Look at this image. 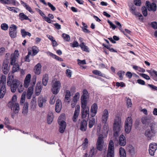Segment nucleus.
I'll list each match as a JSON object with an SVG mask.
<instances>
[{"mask_svg": "<svg viewBox=\"0 0 157 157\" xmlns=\"http://www.w3.org/2000/svg\"><path fill=\"white\" fill-rule=\"evenodd\" d=\"M7 85L10 86L11 91L14 93L17 89L19 93H22L24 90V87L22 83L17 79H14L13 80L11 78H8L7 82Z\"/></svg>", "mask_w": 157, "mask_h": 157, "instance_id": "nucleus-1", "label": "nucleus"}, {"mask_svg": "<svg viewBox=\"0 0 157 157\" xmlns=\"http://www.w3.org/2000/svg\"><path fill=\"white\" fill-rule=\"evenodd\" d=\"M121 128V120L118 118L115 119L113 125V129L114 132L113 136L116 138L118 136Z\"/></svg>", "mask_w": 157, "mask_h": 157, "instance_id": "nucleus-2", "label": "nucleus"}, {"mask_svg": "<svg viewBox=\"0 0 157 157\" xmlns=\"http://www.w3.org/2000/svg\"><path fill=\"white\" fill-rule=\"evenodd\" d=\"M132 120L131 117H128L125 121L124 123L125 131L127 134L129 133L132 126Z\"/></svg>", "mask_w": 157, "mask_h": 157, "instance_id": "nucleus-3", "label": "nucleus"}, {"mask_svg": "<svg viewBox=\"0 0 157 157\" xmlns=\"http://www.w3.org/2000/svg\"><path fill=\"white\" fill-rule=\"evenodd\" d=\"M82 109L81 113L82 119H88L89 116V108L87 105H81Z\"/></svg>", "mask_w": 157, "mask_h": 157, "instance_id": "nucleus-4", "label": "nucleus"}, {"mask_svg": "<svg viewBox=\"0 0 157 157\" xmlns=\"http://www.w3.org/2000/svg\"><path fill=\"white\" fill-rule=\"evenodd\" d=\"M108 157H114V147L113 140H111L109 143L107 152Z\"/></svg>", "mask_w": 157, "mask_h": 157, "instance_id": "nucleus-5", "label": "nucleus"}, {"mask_svg": "<svg viewBox=\"0 0 157 157\" xmlns=\"http://www.w3.org/2000/svg\"><path fill=\"white\" fill-rule=\"evenodd\" d=\"M61 87V83L59 81H56L52 85V91L53 94H57L59 92Z\"/></svg>", "mask_w": 157, "mask_h": 157, "instance_id": "nucleus-6", "label": "nucleus"}, {"mask_svg": "<svg viewBox=\"0 0 157 157\" xmlns=\"http://www.w3.org/2000/svg\"><path fill=\"white\" fill-rule=\"evenodd\" d=\"M17 27L14 25H12L9 29V33L12 38H15L17 34Z\"/></svg>", "mask_w": 157, "mask_h": 157, "instance_id": "nucleus-7", "label": "nucleus"}, {"mask_svg": "<svg viewBox=\"0 0 157 157\" xmlns=\"http://www.w3.org/2000/svg\"><path fill=\"white\" fill-rule=\"evenodd\" d=\"M89 97L88 93L86 89H84L82 91V95L81 97V105L87 104V99Z\"/></svg>", "mask_w": 157, "mask_h": 157, "instance_id": "nucleus-8", "label": "nucleus"}, {"mask_svg": "<svg viewBox=\"0 0 157 157\" xmlns=\"http://www.w3.org/2000/svg\"><path fill=\"white\" fill-rule=\"evenodd\" d=\"M61 116L59 117V120H58V123L59 125V131L60 133H63L65 130L66 126V122L63 120H61Z\"/></svg>", "mask_w": 157, "mask_h": 157, "instance_id": "nucleus-9", "label": "nucleus"}, {"mask_svg": "<svg viewBox=\"0 0 157 157\" xmlns=\"http://www.w3.org/2000/svg\"><path fill=\"white\" fill-rule=\"evenodd\" d=\"M104 145L103 137L100 136L98 138L97 143V149L100 151L102 150Z\"/></svg>", "mask_w": 157, "mask_h": 157, "instance_id": "nucleus-10", "label": "nucleus"}, {"mask_svg": "<svg viewBox=\"0 0 157 157\" xmlns=\"http://www.w3.org/2000/svg\"><path fill=\"white\" fill-rule=\"evenodd\" d=\"M157 149V144L155 143H151L149 145V151L150 155L153 156Z\"/></svg>", "mask_w": 157, "mask_h": 157, "instance_id": "nucleus-11", "label": "nucleus"}, {"mask_svg": "<svg viewBox=\"0 0 157 157\" xmlns=\"http://www.w3.org/2000/svg\"><path fill=\"white\" fill-rule=\"evenodd\" d=\"M146 5L148 8V10L150 11H155L156 10V5L154 3H152L151 4L148 1H147L146 3Z\"/></svg>", "mask_w": 157, "mask_h": 157, "instance_id": "nucleus-12", "label": "nucleus"}, {"mask_svg": "<svg viewBox=\"0 0 157 157\" xmlns=\"http://www.w3.org/2000/svg\"><path fill=\"white\" fill-rule=\"evenodd\" d=\"M118 144L121 146H124L126 144V141L125 137L123 135L121 134L119 137V140H117Z\"/></svg>", "mask_w": 157, "mask_h": 157, "instance_id": "nucleus-13", "label": "nucleus"}, {"mask_svg": "<svg viewBox=\"0 0 157 157\" xmlns=\"http://www.w3.org/2000/svg\"><path fill=\"white\" fill-rule=\"evenodd\" d=\"M8 63L6 61H3L2 69L3 73L5 75L8 74L10 69L9 67L8 66Z\"/></svg>", "mask_w": 157, "mask_h": 157, "instance_id": "nucleus-14", "label": "nucleus"}, {"mask_svg": "<svg viewBox=\"0 0 157 157\" xmlns=\"http://www.w3.org/2000/svg\"><path fill=\"white\" fill-rule=\"evenodd\" d=\"M98 109V107L97 104L94 103L91 107L90 110L92 117H94L96 115Z\"/></svg>", "mask_w": 157, "mask_h": 157, "instance_id": "nucleus-15", "label": "nucleus"}, {"mask_svg": "<svg viewBox=\"0 0 157 157\" xmlns=\"http://www.w3.org/2000/svg\"><path fill=\"white\" fill-rule=\"evenodd\" d=\"M87 121L84 119L82 120L80 124V130L82 132H85L87 129Z\"/></svg>", "mask_w": 157, "mask_h": 157, "instance_id": "nucleus-16", "label": "nucleus"}, {"mask_svg": "<svg viewBox=\"0 0 157 157\" xmlns=\"http://www.w3.org/2000/svg\"><path fill=\"white\" fill-rule=\"evenodd\" d=\"M62 107V102L61 100L58 99L56 101V104L55 109L57 113L60 112Z\"/></svg>", "mask_w": 157, "mask_h": 157, "instance_id": "nucleus-17", "label": "nucleus"}, {"mask_svg": "<svg viewBox=\"0 0 157 157\" xmlns=\"http://www.w3.org/2000/svg\"><path fill=\"white\" fill-rule=\"evenodd\" d=\"M109 116V112L108 110L105 109L103 112L102 117V122H107Z\"/></svg>", "mask_w": 157, "mask_h": 157, "instance_id": "nucleus-18", "label": "nucleus"}, {"mask_svg": "<svg viewBox=\"0 0 157 157\" xmlns=\"http://www.w3.org/2000/svg\"><path fill=\"white\" fill-rule=\"evenodd\" d=\"M6 85H2L1 86L0 89V98H3L6 93Z\"/></svg>", "mask_w": 157, "mask_h": 157, "instance_id": "nucleus-19", "label": "nucleus"}, {"mask_svg": "<svg viewBox=\"0 0 157 157\" xmlns=\"http://www.w3.org/2000/svg\"><path fill=\"white\" fill-rule=\"evenodd\" d=\"M155 133L153 132L150 129H147L145 132V135L147 138H149L151 139L154 136Z\"/></svg>", "mask_w": 157, "mask_h": 157, "instance_id": "nucleus-20", "label": "nucleus"}, {"mask_svg": "<svg viewBox=\"0 0 157 157\" xmlns=\"http://www.w3.org/2000/svg\"><path fill=\"white\" fill-rule=\"evenodd\" d=\"M41 67V65L40 63H38L35 66L34 70L36 74L38 75L40 73Z\"/></svg>", "mask_w": 157, "mask_h": 157, "instance_id": "nucleus-21", "label": "nucleus"}, {"mask_svg": "<svg viewBox=\"0 0 157 157\" xmlns=\"http://www.w3.org/2000/svg\"><path fill=\"white\" fill-rule=\"evenodd\" d=\"M46 101V100L43 97H40L38 99V105L39 107H42L45 104Z\"/></svg>", "mask_w": 157, "mask_h": 157, "instance_id": "nucleus-22", "label": "nucleus"}, {"mask_svg": "<svg viewBox=\"0 0 157 157\" xmlns=\"http://www.w3.org/2000/svg\"><path fill=\"white\" fill-rule=\"evenodd\" d=\"M28 105L27 102H25L24 104L22 113L24 115H26L27 114L28 111Z\"/></svg>", "mask_w": 157, "mask_h": 157, "instance_id": "nucleus-23", "label": "nucleus"}, {"mask_svg": "<svg viewBox=\"0 0 157 157\" xmlns=\"http://www.w3.org/2000/svg\"><path fill=\"white\" fill-rule=\"evenodd\" d=\"M141 121L144 124L148 125L151 122V119L148 117H145L141 119Z\"/></svg>", "mask_w": 157, "mask_h": 157, "instance_id": "nucleus-24", "label": "nucleus"}, {"mask_svg": "<svg viewBox=\"0 0 157 157\" xmlns=\"http://www.w3.org/2000/svg\"><path fill=\"white\" fill-rule=\"evenodd\" d=\"M13 110L14 114H17L18 113L20 110V106L19 103H15Z\"/></svg>", "mask_w": 157, "mask_h": 157, "instance_id": "nucleus-25", "label": "nucleus"}, {"mask_svg": "<svg viewBox=\"0 0 157 157\" xmlns=\"http://www.w3.org/2000/svg\"><path fill=\"white\" fill-rule=\"evenodd\" d=\"M48 54L50 56L52 57L53 58L56 59L58 61H63V59L62 58L59 57L52 53H51L50 52H48Z\"/></svg>", "mask_w": 157, "mask_h": 157, "instance_id": "nucleus-26", "label": "nucleus"}, {"mask_svg": "<svg viewBox=\"0 0 157 157\" xmlns=\"http://www.w3.org/2000/svg\"><path fill=\"white\" fill-rule=\"evenodd\" d=\"M119 153L120 157H126V154L125 149L122 147L119 149Z\"/></svg>", "mask_w": 157, "mask_h": 157, "instance_id": "nucleus-27", "label": "nucleus"}, {"mask_svg": "<svg viewBox=\"0 0 157 157\" xmlns=\"http://www.w3.org/2000/svg\"><path fill=\"white\" fill-rule=\"evenodd\" d=\"M21 33L22 36L23 38H25L27 35L28 36H31V34L30 33L26 32L24 29L21 30Z\"/></svg>", "mask_w": 157, "mask_h": 157, "instance_id": "nucleus-28", "label": "nucleus"}, {"mask_svg": "<svg viewBox=\"0 0 157 157\" xmlns=\"http://www.w3.org/2000/svg\"><path fill=\"white\" fill-rule=\"evenodd\" d=\"M48 80V75L45 74L44 75L43 78L42 83L44 86H45L47 85Z\"/></svg>", "mask_w": 157, "mask_h": 157, "instance_id": "nucleus-29", "label": "nucleus"}, {"mask_svg": "<svg viewBox=\"0 0 157 157\" xmlns=\"http://www.w3.org/2000/svg\"><path fill=\"white\" fill-rule=\"evenodd\" d=\"M97 149L94 147H91L89 152L88 157H92L97 153Z\"/></svg>", "mask_w": 157, "mask_h": 157, "instance_id": "nucleus-30", "label": "nucleus"}, {"mask_svg": "<svg viewBox=\"0 0 157 157\" xmlns=\"http://www.w3.org/2000/svg\"><path fill=\"white\" fill-rule=\"evenodd\" d=\"M19 19L21 21L24 20H27L28 19V17L25 14L23 13L22 12L19 14Z\"/></svg>", "mask_w": 157, "mask_h": 157, "instance_id": "nucleus-31", "label": "nucleus"}, {"mask_svg": "<svg viewBox=\"0 0 157 157\" xmlns=\"http://www.w3.org/2000/svg\"><path fill=\"white\" fill-rule=\"evenodd\" d=\"M53 114L50 113L48 114L47 117V123L48 124H50L53 121Z\"/></svg>", "mask_w": 157, "mask_h": 157, "instance_id": "nucleus-32", "label": "nucleus"}, {"mask_svg": "<svg viewBox=\"0 0 157 157\" xmlns=\"http://www.w3.org/2000/svg\"><path fill=\"white\" fill-rule=\"evenodd\" d=\"M81 48L84 51L87 52H89V48L87 46L84 45V43L82 42L79 45Z\"/></svg>", "mask_w": 157, "mask_h": 157, "instance_id": "nucleus-33", "label": "nucleus"}, {"mask_svg": "<svg viewBox=\"0 0 157 157\" xmlns=\"http://www.w3.org/2000/svg\"><path fill=\"white\" fill-rule=\"evenodd\" d=\"M95 119L94 118H92L90 119L89 121V128H92L94 124Z\"/></svg>", "mask_w": 157, "mask_h": 157, "instance_id": "nucleus-34", "label": "nucleus"}, {"mask_svg": "<svg viewBox=\"0 0 157 157\" xmlns=\"http://www.w3.org/2000/svg\"><path fill=\"white\" fill-rule=\"evenodd\" d=\"M13 67L12 72L14 73L17 72L19 70V66L18 64H14Z\"/></svg>", "mask_w": 157, "mask_h": 157, "instance_id": "nucleus-35", "label": "nucleus"}, {"mask_svg": "<svg viewBox=\"0 0 157 157\" xmlns=\"http://www.w3.org/2000/svg\"><path fill=\"white\" fill-rule=\"evenodd\" d=\"M16 59L17 58L15 57L14 56H13V54L11 55L10 62V64L11 65H13L15 64H17V63H16Z\"/></svg>", "mask_w": 157, "mask_h": 157, "instance_id": "nucleus-36", "label": "nucleus"}, {"mask_svg": "<svg viewBox=\"0 0 157 157\" xmlns=\"http://www.w3.org/2000/svg\"><path fill=\"white\" fill-rule=\"evenodd\" d=\"M102 123L104 124L103 129L105 131V132L108 133L109 129V127L108 126V124L107 122H102Z\"/></svg>", "mask_w": 157, "mask_h": 157, "instance_id": "nucleus-37", "label": "nucleus"}, {"mask_svg": "<svg viewBox=\"0 0 157 157\" xmlns=\"http://www.w3.org/2000/svg\"><path fill=\"white\" fill-rule=\"evenodd\" d=\"M62 37L64 40L66 41H69L70 39L69 35L67 34L63 33L62 34Z\"/></svg>", "mask_w": 157, "mask_h": 157, "instance_id": "nucleus-38", "label": "nucleus"}, {"mask_svg": "<svg viewBox=\"0 0 157 157\" xmlns=\"http://www.w3.org/2000/svg\"><path fill=\"white\" fill-rule=\"evenodd\" d=\"M125 72L123 71H120L117 73V75L120 78V79L122 80L123 79V76Z\"/></svg>", "mask_w": 157, "mask_h": 157, "instance_id": "nucleus-39", "label": "nucleus"}, {"mask_svg": "<svg viewBox=\"0 0 157 157\" xmlns=\"http://www.w3.org/2000/svg\"><path fill=\"white\" fill-rule=\"evenodd\" d=\"M7 9L10 11H12L14 13H17L19 10V9L17 8H15L14 7H10L6 6Z\"/></svg>", "mask_w": 157, "mask_h": 157, "instance_id": "nucleus-40", "label": "nucleus"}, {"mask_svg": "<svg viewBox=\"0 0 157 157\" xmlns=\"http://www.w3.org/2000/svg\"><path fill=\"white\" fill-rule=\"evenodd\" d=\"M142 13L144 17H146L147 15V8L145 6H143L142 8Z\"/></svg>", "mask_w": 157, "mask_h": 157, "instance_id": "nucleus-41", "label": "nucleus"}, {"mask_svg": "<svg viewBox=\"0 0 157 157\" xmlns=\"http://www.w3.org/2000/svg\"><path fill=\"white\" fill-rule=\"evenodd\" d=\"M92 73L95 75H98L100 76L103 77V74H102L101 71L97 70H94L92 71Z\"/></svg>", "mask_w": 157, "mask_h": 157, "instance_id": "nucleus-42", "label": "nucleus"}, {"mask_svg": "<svg viewBox=\"0 0 157 157\" xmlns=\"http://www.w3.org/2000/svg\"><path fill=\"white\" fill-rule=\"evenodd\" d=\"M71 97V93L70 91L67 90L66 91V95L65 96V99L67 100H68Z\"/></svg>", "mask_w": 157, "mask_h": 157, "instance_id": "nucleus-43", "label": "nucleus"}, {"mask_svg": "<svg viewBox=\"0 0 157 157\" xmlns=\"http://www.w3.org/2000/svg\"><path fill=\"white\" fill-rule=\"evenodd\" d=\"M80 97L79 93L77 92L75 94L73 98V101L75 102H77Z\"/></svg>", "mask_w": 157, "mask_h": 157, "instance_id": "nucleus-44", "label": "nucleus"}, {"mask_svg": "<svg viewBox=\"0 0 157 157\" xmlns=\"http://www.w3.org/2000/svg\"><path fill=\"white\" fill-rule=\"evenodd\" d=\"M6 76L5 75H2V76H1V79L2 82V85H6Z\"/></svg>", "mask_w": 157, "mask_h": 157, "instance_id": "nucleus-45", "label": "nucleus"}, {"mask_svg": "<svg viewBox=\"0 0 157 157\" xmlns=\"http://www.w3.org/2000/svg\"><path fill=\"white\" fill-rule=\"evenodd\" d=\"M79 114V113L74 112L73 117L72 118L73 121L74 122H76L77 121V118L78 117Z\"/></svg>", "mask_w": 157, "mask_h": 157, "instance_id": "nucleus-46", "label": "nucleus"}, {"mask_svg": "<svg viewBox=\"0 0 157 157\" xmlns=\"http://www.w3.org/2000/svg\"><path fill=\"white\" fill-rule=\"evenodd\" d=\"M9 124V121L8 118L6 117L5 119V124L6 126V127L9 129H11V126L8 125Z\"/></svg>", "mask_w": 157, "mask_h": 157, "instance_id": "nucleus-47", "label": "nucleus"}, {"mask_svg": "<svg viewBox=\"0 0 157 157\" xmlns=\"http://www.w3.org/2000/svg\"><path fill=\"white\" fill-rule=\"evenodd\" d=\"M70 45L71 47L75 48L78 47L79 44L77 41L74 40L72 43L70 44Z\"/></svg>", "mask_w": 157, "mask_h": 157, "instance_id": "nucleus-48", "label": "nucleus"}, {"mask_svg": "<svg viewBox=\"0 0 157 157\" xmlns=\"http://www.w3.org/2000/svg\"><path fill=\"white\" fill-rule=\"evenodd\" d=\"M116 86L118 87L120 86L122 87H125L126 86L125 84L122 82H116Z\"/></svg>", "mask_w": 157, "mask_h": 157, "instance_id": "nucleus-49", "label": "nucleus"}, {"mask_svg": "<svg viewBox=\"0 0 157 157\" xmlns=\"http://www.w3.org/2000/svg\"><path fill=\"white\" fill-rule=\"evenodd\" d=\"M155 124L154 123H152L150 124L149 127L150 128L151 130L152 131V132L154 133H156V131L154 129L155 128Z\"/></svg>", "mask_w": 157, "mask_h": 157, "instance_id": "nucleus-50", "label": "nucleus"}, {"mask_svg": "<svg viewBox=\"0 0 157 157\" xmlns=\"http://www.w3.org/2000/svg\"><path fill=\"white\" fill-rule=\"evenodd\" d=\"M1 28L4 30H6L8 28V26L6 23H3L1 25Z\"/></svg>", "mask_w": 157, "mask_h": 157, "instance_id": "nucleus-51", "label": "nucleus"}, {"mask_svg": "<svg viewBox=\"0 0 157 157\" xmlns=\"http://www.w3.org/2000/svg\"><path fill=\"white\" fill-rule=\"evenodd\" d=\"M107 22L109 24L110 26V28H112L114 30L117 27L115 25L113 24L112 22L110 21L109 20H108L107 21Z\"/></svg>", "mask_w": 157, "mask_h": 157, "instance_id": "nucleus-52", "label": "nucleus"}, {"mask_svg": "<svg viewBox=\"0 0 157 157\" xmlns=\"http://www.w3.org/2000/svg\"><path fill=\"white\" fill-rule=\"evenodd\" d=\"M147 71L151 75H153V74H155L157 77V71H155L154 70H153L152 71L148 70Z\"/></svg>", "mask_w": 157, "mask_h": 157, "instance_id": "nucleus-53", "label": "nucleus"}, {"mask_svg": "<svg viewBox=\"0 0 157 157\" xmlns=\"http://www.w3.org/2000/svg\"><path fill=\"white\" fill-rule=\"evenodd\" d=\"M124 34L127 37H128V34H130L131 33L130 30L127 29H125L124 31L123 32Z\"/></svg>", "mask_w": 157, "mask_h": 157, "instance_id": "nucleus-54", "label": "nucleus"}, {"mask_svg": "<svg viewBox=\"0 0 157 157\" xmlns=\"http://www.w3.org/2000/svg\"><path fill=\"white\" fill-rule=\"evenodd\" d=\"M134 1L136 6H140L141 5V0H134Z\"/></svg>", "mask_w": 157, "mask_h": 157, "instance_id": "nucleus-55", "label": "nucleus"}, {"mask_svg": "<svg viewBox=\"0 0 157 157\" xmlns=\"http://www.w3.org/2000/svg\"><path fill=\"white\" fill-rule=\"evenodd\" d=\"M71 74L72 71H71L69 69H67L66 72V74L67 76L71 78Z\"/></svg>", "mask_w": 157, "mask_h": 157, "instance_id": "nucleus-56", "label": "nucleus"}, {"mask_svg": "<svg viewBox=\"0 0 157 157\" xmlns=\"http://www.w3.org/2000/svg\"><path fill=\"white\" fill-rule=\"evenodd\" d=\"M0 2L2 4H9L11 3L10 0H0Z\"/></svg>", "mask_w": 157, "mask_h": 157, "instance_id": "nucleus-57", "label": "nucleus"}, {"mask_svg": "<svg viewBox=\"0 0 157 157\" xmlns=\"http://www.w3.org/2000/svg\"><path fill=\"white\" fill-rule=\"evenodd\" d=\"M140 75L144 78L146 79L147 80H149L150 79V77L149 76L145 74H140Z\"/></svg>", "mask_w": 157, "mask_h": 157, "instance_id": "nucleus-58", "label": "nucleus"}, {"mask_svg": "<svg viewBox=\"0 0 157 157\" xmlns=\"http://www.w3.org/2000/svg\"><path fill=\"white\" fill-rule=\"evenodd\" d=\"M45 21L48 22L49 23H52V22H53V21L51 20L50 18L48 17H44V19Z\"/></svg>", "mask_w": 157, "mask_h": 157, "instance_id": "nucleus-59", "label": "nucleus"}, {"mask_svg": "<svg viewBox=\"0 0 157 157\" xmlns=\"http://www.w3.org/2000/svg\"><path fill=\"white\" fill-rule=\"evenodd\" d=\"M136 17H139V20H143V17L142 15L140 13L137 12L136 15H135Z\"/></svg>", "mask_w": 157, "mask_h": 157, "instance_id": "nucleus-60", "label": "nucleus"}, {"mask_svg": "<svg viewBox=\"0 0 157 157\" xmlns=\"http://www.w3.org/2000/svg\"><path fill=\"white\" fill-rule=\"evenodd\" d=\"M151 27L155 29H157V22L155 21H154L151 22Z\"/></svg>", "mask_w": 157, "mask_h": 157, "instance_id": "nucleus-61", "label": "nucleus"}, {"mask_svg": "<svg viewBox=\"0 0 157 157\" xmlns=\"http://www.w3.org/2000/svg\"><path fill=\"white\" fill-rule=\"evenodd\" d=\"M48 5L52 11H54L56 10V7L51 4V3L49 2H48Z\"/></svg>", "mask_w": 157, "mask_h": 157, "instance_id": "nucleus-62", "label": "nucleus"}, {"mask_svg": "<svg viewBox=\"0 0 157 157\" xmlns=\"http://www.w3.org/2000/svg\"><path fill=\"white\" fill-rule=\"evenodd\" d=\"M36 76H34L32 78L31 80V83L32 84V86H34L36 82Z\"/></svg>", "mask_w": 157, "mask_h": 157, "instance_id": "nucleus-63", "label": "nucleus"}, {"mask_svg": "<svg viewBox=\"0 0 157 157\" xmlns=\"http://www.w3.org/2000/svg\"><path fill=\"white\" fill-rule=\"evenodd\" d=\"M15 103L12 101H10L9 103V107L11 109V110H12V108H13L15 105Z\"/></svg>", "mask_w": 157, "mask_h": 157, "instance_id": "nucleus-64", "label": "nucleus"}]
</instances>
